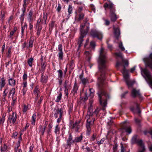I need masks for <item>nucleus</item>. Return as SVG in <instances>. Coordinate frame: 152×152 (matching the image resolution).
<instances>
[{
    "label": "nucleus",
    "mask_w": 152,
    "mask_h": 152,
    "mask_svg": "<svg viewBox=\"0 0 152 152\" xmlns=\"http://www.w3.org/2000/svg\"><path fill=\"white\" fill-rule=\"evenodd\" d=\"M106 51L102 47H101L99 51V56L98 60L99 68L100 72L98 74L100 75L98 78V85L99 90L97 93L100 105L103 107L102 109H105L107 105V95L104 88L106 86L104 81L105 79L104 69H105L107 63Z\"/></svg>",
    "instance_id": "f257e3e1"
},
{
    "label": "nucleus",
    "mask_w": 152,
    "mask_h": 152,
    "mask_svg": "<svg viewBox=\"0 0 152 152\" xmlns=\"http://www.w3.org/2000/svg\"><path fill=\"white\" fill-rule=\"evenodd\" d=\"M100 110L99 108H97L94 111L92 112L91 108H89L86 117L87 119V123L86 124V128L87 129L86 133L88 135H89L91 131V126L94 123L95 120V117L97 116L98 113Z\"/></svg>",
    "instance_id": "f03ea898"
},
{
    "label": "nucleus",
    "mask_w": 152,
    "mask_h": 152,
    "mask_svg": "<svg viewBox=\"0 0 152 152\" xmlns=\"http://www.w3.org/2000/svg\"><path fill=\"white\" fill-rule=\"evenodd\" d=\"M89 23L86 22L83 25H82L80 26V36L78 39L77 44L78 45V49H80V47L82 45L83 41V38L85 36L89 30Z\"/></svg>",
    "instance_id": "7ed1b4c3"
},
{
    "label": "nucleus",
    "mask_w": 152,
    "mask_h": 152,
    "mask_svg": "<svg viewBox=\"0 0 152 152\" xmlns=\"http://www.w3.org/2000/svg\"><path fill=\"white\" fill-rule=\"evenodd\" d=\"M110 3L108 4L106 3L104 5V7L106 9L108 8L110 10V17L111 20L113 21H115L117 18L116 15L115 13V10L114 7V5L110 1Z\"/></svg>",
    "instance_id": "20e7f679"
},
{
    "label": "nucleus",
    "mask_w": 152,
    "mask_h": 152,
    "mask_svg": "<svg viewBox=\"0 0 152 152\" xmlns=\"http://www.w3.org/2000/svg\"><path fill=\"white\" fill-rule=\"evenodd\" d=\"M130 77L129 70L124 69V79L126 80V83L129 87L132 86L134 84V82L129 80Z\"/></svg>",
    "instance_id": "39448f33"
},
{
    "label": "nucleus",
    "mask_w": 152,
    "mask_h": 152,
    "mask_svg": "<svg viewBox=\"0 0 152 152\" xmlns=\"http://www.w3.org/2000/svg\"><path fill=\"white\" fill-rule=\"evenodd\" d=\"M91 34L93 37L97 38L100 40H101L103 37L102 34L101 32L95 30H92Z\"/></svg>",
    "instance_id": "423d86ee"
},
{
    "label": "nucleus",
    "mask_w": 152,
    "mask_h": 152,
    "mask_svg": "<svg viewBox=\"0 0 152 152\" xmlns=\"http://www.w3.org/2000/svg\"><path fill=\"white\" fill-rule=\"evenodd\" d=\"M47 18V14L44 13L43 14V19L42 20L40 18L38 20L37 23V27H39V26H42L41 25L43 23L46 24Z\"/></svg>",
    "instance_id": "0eeeda50"
},
{
    "label": "nucleus",
    "mask_w": 152,
    "mask_h": 152,
    "mask_svg": "<svg viewBox=\"0 0 152 152\" xmlns=\"http://www.w3.org/2000/svg\"><path fill=\"white\" fill-rule=\"evenodd\" d=\"M129 122L127 120L124 121V132H125L127 134H128L132 132V129L129 125L126 124L129 123Z\"/></svg>",
    "instance_id": "6e6552de"
},
{
    "label": "nucleus",
    "mask_w": 152,
    "mask_h": 152,
    "mask_svg": "<svg viewBox=\"0 0 152 152\" xmlns=\"http://www.w3.org/2000/svg\"><path fill=\"white\" fill-rule=\"evenodd\" d=\"M17 119L16 114L14 112H13L12 115H10L8 118V120L13 124L16 122Z\"/></svg>",
    "instance_id": "1a4fd4ad"
},
{
    "label": "nucleus",
    "mask_w": 152,
    "mask_h": 152,
    "mask_svg": "<svg viewBox=\"0 0 152 152\" xmlns=\"http://www.w3.org/2000/svg\"><path fill=\"white\" fill-rule=\"evenodd\" d=\"M82 125V123H81L80 120H79L76 121L75 123L73 124L72 128L74 129L75 131L77 132Z\"/></svg>",
    "instance_id": "9d476101"
},
{
    "label": "nucleus",
    "mask_w": 152,
    "mask_h": 152,
    "mask_svg": "<svg viewBox=\"0 0 152 152\" xmlns=\"http://www.w3.org/2000/svg\"><path fill=\"white\" fill-rule=\"evenodd\" d=\"M132 96L134 98L137 96L141 97V95L139 90H137L135 88L133 89L132 91Z\"/></svg>",
    "instance_id": "9b49d317"
},
{
    "label": "nucleus",
    "mask_w": 152,
    "mask_h": 152,
    "mask_svg": "<svg viewBox=\"0 0 152 152\" xmlns=\"http://www.w3.org/2000/svg\"><path fill=\"white\" fill-rule=\"evenodd\" d=\"M115 55L117 56L120 57L122 60V62L121 63L119 62H117L116 65V66L117 67H123L124 66V64L123 62V59L122 56V54H121V53H115Z\"/></svg>",
    "instance_id": "f8f14e48"
},
{
    "label": "nucleus",
    "mask_w": 152,
    "mask_h": 152,
    "mask_svg": "<svg viewBox=\"0 0 152 152\" xmlns=\"http://www.w3.org/2000/svg\"><path fill=\"white\" fill-rule=\"evenodd\" d=\"M54 116L56 118H57L58 117V115H59V116H62L63 114V110L62 108L58 109L55 110L54 111Z\"/></svg>",
    "instance_id": "ddd939ff"
},
{
    "label": "nucleus",
    "mask_w": 152,
    "mask_h": 152,
    "mask_svg": "<svg viewBox=\"0 0 152 152\" xmlns=\"http://www.w3.org/2000/svg\"><path fill=\"white\" fill-rule=\"evenodd\" d=\"M15 88H12L10 90L9 93V97L10 96L11 94H12V98L13 101L14 102L16 101V95L15 94Z\"/></svg>",
    "instance_id": "4468645a"
},
{
    "label": "nucleus",
    "mask_w": 152,
    "mask_h": 152,
    "mask_svg": "<svg viewBox=\"0 0 152 152\" xmlns=\"http://www.w3.org/2000/svg\"><path fill=\"white\" fill-rule=\"evenodd\" d=\"M143 61L145 63L146 67H149L152 69V62L150 61L148 58H145L143 59Z\"/></svg>",
    "instance_id": "2eb2a0df"
},
{
    "label": "nucleus",
    "mask_w": 152,
    "mask_h": 152,
    "mask_svg": "<svg viewBox=\"0 0 152 152\" xmlns=\"http://www.w3.org/2000/svg\"><path fill=\"white\" fill-rule=\"evenodd\" d=\"M131 110L134 113H137L139 114V115H140V114L141 113V111L140 109V108L138 104L136 105V108L134 109L133 108H131Z\"/></svg>",
    "instance_id": "dca6fc26"
},
{
    "label": "nucleus",
    "mask_w": 152,
    "mask_h": 152,
    "mask_svg": "<svg viewBox=\"0 0 152 152\" xmlns=\"http://www.w3.org/2000/svg\"><path fill=\"white\" fill-rule=\"evenodd\" d=\"M6 80L3 77L0 80V88L1 90H2L1 89L4 87L6 85V83L5 82Z\"/></svg>",
    "instance_id": "f3484780"
},
{
    "label": "nucleus",
    "mask_w": 152,
    "mask_h": 152,
    "mask_svg": "<svg viewBox=\"0 0 152 152\" xmlns=\"http://www.w3.org/2000/svg\"><path fill=\"white\" fill-rule=\"evenodd\" d=\"M75 141L72 140V137L71 134H69V137L67 140V144L68 145H70L71 144L74 143Z\"/></svg>",
    "instance_id": "a211bd4d"
},
{
    "label": "nucleus",
    "mask_w": 152,
    "mask_h": 152,
    "mask_svg": "<svg viewBox=\"0 0 152 152\" xmlns=\"http://www.w3.org/2000/svg\"><path fill=\"white\" fill-rule=\"evenodd\" d=\"M78 86L76 82H75L73 90L72 91V93L74 94H76L77 93V91L78 89Z\"/></svg>",
    "instance_id": "6ab92c4d"
},
{
    "label": "nucleus",
    "mask_w": 152,
    "mask_h": 152,
    "mask_svg": "<svg viewBox=\"0 0 152 152\" xmlns=\"http://www.w3.org/2000/svg\"><path fill=\"white\" fill-rule=\"evenodd\" d=\"M139 140V137L137 135H134L132 139V142L133 143H136Z\"/></svg>",
    "instance_id": "aec40b11"
},
{
    "label": "nucleus",
    "mask_w": 152,
    "mask_h": 152,
    "mask_svg": "<svg viewBox=\"0 0 152 152\" xmlns=\"http://www.w3.org/2000/svg\"><path fill=\"white\" fill-rule=\"evenodd\" d=\"M33 14V12L32 10H30L29 12L28 17V20L29 22H31L33 20L32 15Z\"/></svg>",
    "instance_id": "412c9836"
},
{
    "label": "nucleus",
    "mask_w": 152,
    "mask_h": 152,
    "mask_svg": "<svg viewBox=\"0 0 152 152\" xmlns=\"http://www.w3.org/2000/svg\"><path fill=\"white\" fill-rule=\"evenodd\" d=\"M114 31L115 36L116 37H118L120 34V32L119 28H114Z\"/></svg>",
    "instance_id": "4be33fe9"
},
{
    "label": "nucleus",
    "mask_w": 152,
    "mask_h": 152,
    "mask_svg": "<svg viewBox=\"0 0 152 152\" xmlns=\"http://www.w3.org/2000/svg\"><path fill=\"white\" fill-rule=\"evenodd\" d=\"M9 85L11 86H14L15 84V80L12 78H10L8 80Z\"/></svg>",
    "instance_id": "5701e85b"
},
{
    "label": "nucleus",
    "mask_w": 152,
    "mask_h": 152,
    "mask_svg": "<svg viewBox=\"0 0 152 152\" xmlns=\"http://www.w3.org/2000/svg\"><path fill=\"white\" fill-rule=\"evenodd\" d=\"M68 82L67 81H65L64 84V87L65 88L64 90L65 94H66V96H67L68 94V86H67V83Z\"/></svg>",
    "instance_id": "b1692460"
},
{
    "label": "nucleus",
    "mask_w": 152,
    "mask_h": 152,
    "mask_svg": "<svg viewBox=\"0 0 152 152\" xmlns=\"http://www.w3.org/2000/svg\"><path fill=\"white\" fill-rule=\"evenodd\" d=\"M30 105H24L23 109V111L24 113L26 112L30 109Z\"/></svg>",
    "instance_id": "393cba45"
},
{
    "label": "nucleus",
    "mask_w": 152,
    "mask_h": 152,
    "mask_svg": "<svg viewBox=\"0 0 152 152\" xmlns=\"http://www.w3.org/2000/svg\"><path fill=\"white\" fill-rule=\"evenodd\" d=\"M36 114L35 113H34L33 114L32 118H31V124L34 125L35 124V121H36Z\"/></svg>",
    "instance_id": "a878e982"
},
{
    "label": "nucleus",
    "mask_w": 152,
    "mask_h": 152,
    "mask_svg": "<svg viewBox=\"0 0 152 152\" xmlns=\"http://www.w3.org/2000/svg\"><path fill=\"white\" fill-rule=\"evenodd\" d=\"M39 127V133L42 135H43L45 132V127H43L41 125H40Z\"/></svg>",
    "instance_id": "bb28decb"
},
{
    "label": "nucleus",
    "mask_w": 152,
    "mask_h": 152,
    "mask_svg": "<svg viewBox=\"0 0 152 152\" xmlns=\"http://www.w3.org/2000/svg\"><path fill=\"white\" fill-rule=\"evenodd\" d=\"M79 77L82 83L84 85H85L88 81L87 79H86V78H83V76L82 75H80Z\"/></svg>",
    "instance_id": "cd10ccee"
},
{
    "label": "nucleus",
    "mask_w": 152,
    "mask_h": 152,
    "mask_svg": "<svg viewBox=\"0 0 152 152\" xmlns=\"http://www.w3.org/2000/svg\"><path fill=\"white\" fill-rule=\"evenodd\" d=\"M136 143L140 147V148H142L143 147H145L142 141V140L141 139H139Z\"/></svg>",
    "instance_id": "c85d7f7f"
},
{
    "label": "nucleus",
    "mask_w": 152,
    "mask_h": 152,
    "mask_svg": "<svg viewBox=\"0 0 152 152\" xmlns=\"http://www.w3.org/2000/svg\"><path fill=\"white\" fill-rule=\"evenodd\" d=\"M85 55L88 58V61H89L91 58V54L89 51H86L85 52Z\"/></svg>",
    "instance_id": "c756f323"
},
{
    "label": "nucleus",
    "mask_w": 152,
    "mask_h": 152,
    "mask_svg": "<svg viewBox=\"0 0 152 152\" xmlns=\"http://www.w3.org/2000/svg\"><path fill=\"white\" fill-rule=\"evenodd\" d=\"M34 94H36V95H37V96H36V98L37 97H38V95L39 94L40 92L38 88H37V87L35 88L34 90Z\"/></svg>",
    "instance_id": "7c9ffc66"
},
{
    "label": "nucleus",
    "mask_w": 152,
    "mask_h": 152,
    "mask_svg": "<svg viewBox=\"0 0 152 152\" xmlns=\"http://www.w3.org/2000/svg\"><path fill=\"white\" fill-rule=\"evenodd\" d=\"M82 135H81L80 137H77L74 140L75 142H80L82 139Z\"/></svg>",
    "instance_id": "2f4dec72"
},
{
    "label": "nucleus",
    "mask_w": 152,
    "mask_h": 152,
    "mask_svg": "<svg viewBox=\"0 0 152 152\" xmlns=\"http://www.w3.org/2000/svg\"><path fill=\"white\" fill-rule=\"evenodd\" d=\"M7 149V145H4L1 146L0 148V152H2L4 151H5Z\"/></svg>",
    "instance_id": "473e14b6"
},
{
    "label": "nucleus",
    "mask_w": 152,
    "mask_h": 152,
    "mask_svg": "<svg viewBox=\"0 0 152 152\" xmlns=\"http://www.w3.org/2000/svg\"><path fill=\"white\" fill-rule=\"evenodd\" d=\"M43 99V97L42 96L40 97V99L39 100H36L35 103L37 104L38 105H39L40 104H41V102Z\"/></svg>",
    "instance_id": "72a5a7b5"
},
{
    "label": "nucleus",
    "mask_w": 152,
    "mask_h": 152,
    "mask_svg": "<svg viewBox=\"0 0 152 152\" xmlns=\"http://www.w3.org/2000/svg\"><path fill=\"white\" fill-rule=\"evenodd\" d=\"M34 40L32 39H30L29 42V45L27 47V48H30L32 47L33 46V43Z\"/></svg>",
    "instance_id": "f704fd0d"
},
{
    "label": "nucleus",
    "mask_w": 152,
    "mask_h": 152,
    "mask_svg": "<svg viewBox=\"0 0 152 152\" xmlns=\"http://www.w3.org/2000/svg\"><path fill=\"white\" fill-rule=\"evenodd\" d=\"M34 59L32 58H31L28 59V63L30 66H32V63L33 62Z\"/></svg>",
    "instance_id": "c9c22d12"
},
{
    "label": "nucleus",
    "mask_w": 152,
    "mask_h": 152,
    "mask_svg": "<svg viewBox=\"0 0 152 152\" xmlns=\"http://www.w3.org/2000/svg\"><path fill=\"white\" fill-rule=\"evenodd\" d=\"M38 27V29L37 31V34L38 36H39L40 35V33L42 29V26H39L37 27Z\"/></svg>",
    "instance_id": "e433bc0d"
},
{
    "label": "nucleus",
    "mask_w": 152,
    "mask_h": 152,
    "mask_svg": "<svg viewBox=\"0 0 152 152\" xmlns=\"http://www.w3.org/2000/svg\"><path fill=\"white\" fill-rule=\"evenodd\" d=\"M129 65V62L128 60L127 59H124V69H126L125 68V67H127Z\"/></svg>",
    "instance_id": "4c0bfd02"
},
{
    "label": "nucleus",
    "mask_w": 152,
    "mask_h": 152,
    "mask_svg": "<svg viewBox=\"0 0 152 152\" xmlns=\"http://www.w3.org/2000/svg\"><path fill=\"white\" fill-rule=\"evenodd\" d=\"M63 52H59L58 54L59 59L62 60L63 59Z\"/></svg>",
    "instance_id": "58836bf2"
},
{
    "label": "nucleus",
    "mask_w": 152,
    "mask_h": 152,
    "mask_svg": "<svg viewBox=\"0 0 152 152\" xmlns=\"http://www.w3.org/2000/svg\"><path fill=\"white\" fill-rule=\"evenodd\" d=\"M60 128L58 127V125H57L55 127V132L56 134H58L59 133Z\"/></svg>",
    "instance_id": "ea45409f"
},
{
    "label": "nucleus",
    "mask_w": 152,
    "mask_h": 152,
    "mask_svg": "<svg viewBox=\"0 0 152 152\" xmlns=\"http://www.w3.org/2000/svg\"><path fill=\"white\" fill-rule=\"evenodd\" d=\"M89 91L90 92V96L91 98H92L94 96V91L93 89L90 88Z\"/></svg>",
    "instance_id": "a19ab883"
},
{
    "label": "nucleus",
    "mask_w": 152,
    "mask_h": 152,
    "mask_svg": "<svg viewBox=\"0 0 152 152\" xmlns=\"http://www.w3.org/2000/svg\"><path fill=\"white\" fill-rule=\"evenodd\" d=\"M62 94L61 93L59 94L58 96H57L56 99V102H59L61 99V98Z\"/></svg>",
    "instance_id": "79ce46f5"
},
{
    "label": "nucleus",
    "mask_w": 152,
    "mask_h": 152,
    "mask_svg": "<svg viewBox=\"0 0 152 152\" xmlns=\"http://www.w3.org/2000/svg\"><path fill=\"white\" fill-rule=\"evenodd\" d=\"M8 92V88H7L3 92V96L4 98L7 96Z\"/></svg>",
    "instance_id": "37998d69"
},
{
    "label": "nucleus",
    "mask_w": 152,
    "mask_h": 152,
    "mask_svg": "<svg viewBox=\"0 0 152 152\" xmlns=\"http://www.w3.org/2000/svg\"><path fill=\"white\" fill-rule=\"evenodd\" d=\"M46 63L45 62H44L42 64L41 68L42 70H44L46 66Z\"/></svg>",
    "instance_id": "c03bdc74"
},
{
    "label": "nucleus",
    "mask_w": 152,
    "mask_h": 152,
    "mask_svg": "<svg viewBox=\"0 0 152 152\" xmlns=\"http://www.w3.org/2000/svg\"><path fill=\"white\" fill-rule=\"evenodd\" d=\"M72 8L71 5H69L68 8V11L69 14H71L72 12Z\"/></svg>",
    "instance_id": "a18cd8bd"
},
{
    "label": "nucleus",
    "mask_w": 152,
    "mask_h": 152,
    "mask_svg": "<svg viewBox=\"0 0 152 152\" xmlns=\"http://www.w3.org/2000/svg\"><path fill=\"white\" fill-rule=\"evenodd\" d=\"M84 14H83V13H79V19H80V20L82 19L83 18L84 16Z\"/></svg>",
    "instance_id": "49530a36"
},
{
    "label": "nucleus",
    "mask_w": 152,
    "mask_h": 152,
    "mask_svg": "<svg viewBox=\"0 0 152 152\" xmlns=\"http://www.w3.org/2000/svg\"><path fill=\"white\" fill-rule=\"evenodd\" d=\"M58 50L59 52H63L62 45L61 44H59L58 46Z\"/></svg>",
    "instance_id": "de8ad7c7"
},
{
    "label": "nucleus",
    "mask_w": 152,
    "mask_h": 152,
    "mask_svg": "<svg viewBox=\"0 0 152 152\" xmlns=\"http://www.w3.org/2000/svg\"><path fill=\"white\" fill-rule=\"evenodd\" d=\"M58 76L59 77H61L63 75V72L61 70H59L58 71Z\"/></svg>",
    "instance_id": "09e8293b"
},
{
    "label": "nucleus",
    "mask_w": 152,
    "mask_h": 152,
    "mask_svg": "<svg viewBox=\"0 0 152 152\" xmlns=\"http://www.w3.org/2000/svg\"><path fill=\"white\" fill-rule=\"evenodd\" d=\"M90 46L93 48H94L95 46V42L94 41H91V42L90 44Z\"/></svg>",
    "instance_id": "8fccbe9b"
},
{
    "label": "nucleus",
    "mask_w": 152,
    "mask_h": 152,
    "mask_svg": "<svg viewBox=\"0 0 152 152\" xmlns=\"http://www.w3.org/2000/svg\"><path fill=\"white\" fill-rule=\"evenodd\" d=\"M27 26V25L26 24H25L23 26H22V30H21V32L22 34H23L24 32V30L25 28Z\"/></svg>",
    "instance_id": "3c124183"
},
{
    "label": "nucleus",
    "mask_w": 152,
    "mask_h": 152,
    "mask_svg": "<svg viewBox=\"0 0 152 152\" xmlns=\"http://www.w3.org/2000/svg\"><path fill=\"white\" fill-rule=\"evenodd\" d=\"M22 86L23 88H27V83L25 81L23 82L22 84Z\"/></svg>",
    "instance_id": "603ef678"
},
{
    "label": "nucleus",
    "mask_w": 152,
    "mask_h": 152,
    "mask_svg": "<svg viewBox=\"0 0 152 152\" xmlns=\"http://www.w3.org/2000/svg\"><path fill=\"white\" fill-rule=\"evenodd\" d=\"M15 33V31H12L10 32V35H9V37L11 38L12 39H13L12 37V36H13L14 33Z\"/></svg>",
    "instance_id": "864d4df0"
},
{
    "label": "nucleus",
    "mask_w": 152,
    "mask_h": 152,
    "mask_svg": "<svg viewBox=\"0 0 152 152\" xmlns=\"http://www.w3.org/2000/svg\"><path fill=\"white\" fill-rule=\"evenodd\" d=\"M27 88H23L22 90V92H23V95H24L26 92V91L27 90Z\"/></svg>",
    "instance_id": "5fc2aeb1"
},
{
    "label": "nucleus",
    "mask_w": 152,
    "mask_h": 152,
    "mask_svg": "<svg viewBox=\"0 0 152 152\" xmlns=\"http://www.w3.org/2000/svg\"><path fill=\"white\" fill-rule=\"evenodd\" d=\"M11 51V48H9L8 50V52L6 53L7 56L8 57H9L10 54V52Z\"/></svg>",
    "instance_id": "6e6d98bb"
},
{
    "label": "nucleus",
    "mask_w": 152,
    "mask_h": 152,
    "mask_svg": "<svg viewBox=\"0 0 152 152\" xmlns=\"http://www.w3.org/2000/svg\"><path fill=\"white\" fill-rule=\"evenodd\" d=\"M117 148V145H114L113 147V150L114 152H116Z\"/></svg>",
    "instance_id": "4d7b16f0"
},
{
    "label": "nucleus",
    "mask_w": 152,
    "mask_h": 152,
    "mask_svg": "<svg viewBox=\"0 0 152 152\" xmlns=\"http://www.w3.org/2000/svg\"><path fill=\"white\" fill-rule=\"evenodd\" d=\"M123 46V43L122 42H121L119 43V47L120 48H121L122 50H124V48Z\"/></svg>",
    "instance_id": "13d9d810"
},
{
    "label": "nucleus",
    "mask_w": 152,
    "mask_h": 152,
    "mask_svg": "<svg viewBox=\"0 0 152 152\" xmlns=\"http://www.w3.org/2000/svg\"><path fill=\"white\" fill-rule=\"evenodd\" d=\"M145 147H143L142 148H140L138 152H145Z\"/></svg>",
    "instance_id": "bf43d9fd"
},
{
    "label": "nucleus",
    "mask_w": 152,
    "mask_h": 152,
    "mask_svg": "<svg viewBox=\"0 0 152 152\" xmlns=\"http://www.w3.org/2000/svg\"><path fill=\"white\" fill-rule=\"evenodd\" d=\"M96 137V135H95L94 134L92 135V137L90 141H94L95 140Z\"/></svg>",
    "instance_id": "052dcab7"
},
{
    "label": "nucleus",
    "mask_w": 152,
    "mask_h": 152,
    "mask_svg": "<svg viewBox=\"0 0 152 152\" xmlns=\"http://www.w3.org/2000/svg\"><path fill=\"white\" fill-rule=\"evenodd\" d=\"M5 121V119L4 118H0V125L3 124Z\"/></svg>",
    "instance_id": "680f3d73"
},
{
    "label": "nucleus",
    "mask_w": 152,
    "mask_h": 152,
    "mask_svg": "<svg viewBox=\"0 0 152 152\" xmlns=\"http://www.w3.org/2000/svg\"><path fill=\"white\" fill-rule=\"evenodd\" d=\"M23 79L24 80H26L27 77V75L26 74L24 73L23 76Z\"/></svg>",
    "instance_id": "e2e57ef3"
},
{
    "label": "nucleus",
    "mask_w": 152,
    "mask_h": 152,
    "mask_svg": "<svg viewBox=\"0 0 152 152\" xmlns=\"http://www.w3.org/2000/svg\"><path fill=\"white\" fill-rule=\"evenodd\" d=\"M104 140L105 139L104 138H103L99 142H98V145H99L101 144H102L103 143Z\"/></svg>",
    "instance_id": "0e129e2a"
},
{
    "label": "nucleus",
    "mask_w": 152,
    "mask_h": 152,
    "mask_svg": "<svg viewBox=\"0 0 152 152\" xmlns=\"http://www.w3.org/2000/svg\"><path fill=\"white\" fill-rule=\"evenodd\" d=\"M18 135V133L17 132H15L12 134V137L13 138H15V137L17 136Z\"/></svg>",
    "instance_id": "69168bd1"
},
{
    "label": "nucleus",
    "mask_w": 152,
    "mask_h": 152,
    "mask_svg": "<svg viewBox=\"0 0 152 152\" xmlns=\"http://www.w3.org/2000/svg\"><path fill=\"white\" fill-rule=\"evenodd\" d=\"M105 21V24L107 26H108L109 25L110 22L109 21L107 20H104Z\"/></svg>",
    "instance_id": "338daca9"
},
{
    "label": "nucleus",
    "mask_w": 152,
    "mask_h": 152,
    "mask_svg": "<svg viewBox=\"0 0 152 152\" xmlns=\"http://www.w3.org/2000/svg\"><path fill=\"white\" fill-rule=\"evenodd\" d=\"M7 108L8 110L7 111L8 112H9L12 111V108L11 107L8 106Z\"/></svg>",
    "instance_id": "774afa93"
}]
</instances>
